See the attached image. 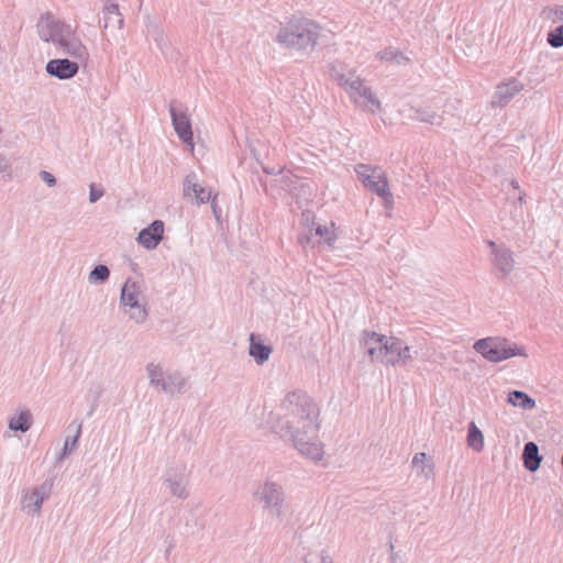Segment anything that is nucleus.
<instances>
[{"label":"nucleus","instance_id":"f257e3e1","mask_svg":"<svg viewBox=\"0 0 563 563\" xmlns=\"http://www.w3.org/2000/svg\"><path fill=\"white\" fill-rule=\"evenodd\" d=\"M320 409L316 401L302 390L286 394L276 413H267L265 429L290 440L297 451L312 460L321 461L323 444L317 440L320 428Z\"/></svg>","mask_w":563,"mask_h":563},{"label":"nucleus","instance_id":"f03ea898","mask_svg":"<svg viewBox=\"0 0 563 563\" xmlns=\"http://www.w3.org/2000/svg\"><path fill=\"white\" fill-rule=\"evenodd\" d=\"M37 33L42 41L52 43L64 54L85 62L89 54L86 45L70 24L55 19L52 14H42L37 22Z\"/></svg>","mask_w":563,"mask_h":563},{"label":"nucleus","instance_id":"7ed1b4c3","mask_svg":"<svg viewBox=\"0 0 563 563\" xmlns=\"http://www.w3.org/2000/svg\"><path fill=\"white\" fill-rule=\"evenodd\" d=\"M361 344L373 361L385 365H407L412 358L410 346L396 336L366 331L362 334Z\"/></svg>","mask_w":563,"mask_h":563},{"label":"nucleus","instance_id":"20e7f679","mask_svg":"<svg viewBox=\"0 0 563 563\" xmlns=\"http://www.w3.org/2000/svg\"><path fill=\"white\" fill-rule=\"evenodd\" d=\"M145 372L150 386L167 396L176 397L189 390V378L183 372L167 367L161 362H148Z\"/></svg>","mask_w":563,"mask_h":563},{"label":"nucleus","instance_id":"39448f33","mask_svg":"<svg viewBox=\"0 0 563 563\" xmlns=\"http://www.w3.org/2000/svg\"><path fill=\"white\" fill-rule=\"evenodd\" d=\"M319 26L310 20H299L282 26L276 42L284 47L306 49L317 44Z\"/></svg>","mask_w":563,"mask_h":563},{"label":"nucleus","instance_id":"423d86ee","mask_svg":"<svg viewBox=\"0 0 563 563\" xmlns=\"http://www.w3.org/2000/svg\"><path fill=\"white\" fill-rule=\"evenodd\" d=\"M473 349L490 363H500L511 357H527L523 345H519L504 336H487L474 342Z\"/></svg>","mask_w":563,"mask_h":563},{"label":"nucleus","instance_id":"0eeeda50","mask_svg":"<svg viewBox=\"0 0 563 563\" xmlns=\"http://www.w3.org/2000/svg\"><path fill=\"white\" fill-rule=\"evenodd\" d=\"M120 307L134 323H145L148 317L147 302L139 283L132 279L125 280L121 288Z\"/></svg>","mask_w":563,"mask_h":563},{"label":"nucleus","instance_id":"6e6552de","mask_svg":"<svg viewBox=\"0 0 563 563\" xmlns=\"http://www.w3.org/2000/svg\"><path fill=\"white\" fill-rule=\"evenodd\" d=\"M254 498L263 504L264 510L274 519L283 520L285 516V492L276 482L266 481L258 485Z\"/></svg>","mask_w":563,"mask_h":563},{"label":"nucleus","instance_id":"1a4fd4ad","mask_svg":"<svg viewBox=\"0 0 563 563\" xmlns=\"http://www.w3.org/2000/svg\"><path fill=\"white\" fill-rule=\"evenodd\" d=\"M189 475L190 473L185 462H170L163 475V485L172 496L186 499L189 496Z\"/></svg>","mask_w":563,"mask_h":563},{"label":"nucleus","instance_id":"9d476101","mask_svg":"<svg viewBox=\"0 0 563 563\" xmlns=\"http://www.w3.org/2000/svg\"><path fill=\"white\" fill-rule=\"evenodd\" d=\"M330 77L346 92L350 99L366 84L365 79L357 74L356 68L341 60H334L330 65Z\"/></svg>","mask_w":563,"mask_h":563},{"label":"nucleus","instance_id":"9b49d317","mask_svg":"<svg viewBox=\"0 0 563 563\" xmlns=\"http://www.w3.org/2000/svg\"><path fill=\"white\" fill-rule=\"evenodd\" d=\"M355 173L367 189L382 197L386 202H390L391 194L388 181L380 168L361 164L355 167Z\"/></svg>","mask_w":563,"mask_h":563},{"label":"nucleus","instance_id":"f8f14e48","mask_svg":"<svg viewBox=\"0 0 563 563\" xmlns=\"http://www.w3.org/2000/svg\"><path fill=\"white\" fill-rule=\"evenodd\" d=\"M169 113L172 118V124L177 136L189 148L190 152H194V134L188 110L181 104L173 101L169 104Z\"/></svg>","mask_w":563,"mask_h":563},{"label":"nucleus","instance_id":"ddd939ff","mask_svg":"<svg viewBox=\"0 0 563 563\" xmlns=\"http://www.w3.org/2000/svg\"><path fill=\"white\" fill-rule=\"evenodd\" d=\"M52 489L53 482L51 479H46L40 485L25 490L21 498V509L27 515L40 516L42 505L49 498Z\"/></svg>","mask_w":563,"mask_h":563},{"label":"nucleus","instance_id":"4468645a","mask_svg":"<svg viewBox=\"0 0 563 563\" xmlns=\"http://www.w3.org/2000/svg\"><path fill=\"white\" fill-rule=\"evenodd\" d=\"M526 195L519 191L518 195H509L506 203L499 211L498 218L504 228L511 229L523 221V205Z\"/></svg>","mask_w":563,"mask_h":563},{"label":"nucleus","instance_id":"2eb2a0df","mask_svg":"<svg viewBox=\"0 0 563 563\" xmlns=\"http://www.w3.org/2000/svg\"><path fill=\"white\" fill-rule=\"evenodd\" d=\"M488 246L492 250L494 269L501 277H508L514 272L516 265L514 252L505 245H497L494 241H488Z\"/></svg>","mask_w":563,"mask_h":563},{"label":"nucleus","instance_id":"dca6fc26","mask_svg":"<svg viewBox=\"0 0 563 563\" xmlns=\"http://www.w3.org/2000/svg\"><path fill=\"white\" fill-rule=\"evenodd\" d=\"M45 70L48 75L56 77L60 80H67L75 77L79 70V65L67 58H55L51 59Z\"/></svg>","mask_w":563,"mask_h":563},{"label":"nucleus","instance_id":"f3484780","mask_svg":"<svg viewBox=\"0 0 563 563\" xmlns=\"http://www.w3.org/2000/svg\"><path fill=\"white\" fill-rule=\"evenodd\" d=\"M164 236V222L161 220L153 221L148 227L141 230L136 241L144 249L151 251L157 247Z\"/></svg>","mask_w":563,"mask_h":563},{"label":"nucleus","instance_id":"a211bd4d","mask_svg":"<svg viewBox=\"0 0 563 563\" xmlns=\"http://www.w3.org/2000/svg\"><path fill=\"white\" fill-rule=\"evenodd\" d=\"M357 108L376 114L382 110V102L366 84L350 99Z\"/></svg>","mask_w":563,"mask_h":563},{"label":"nucleus","instance_id":"6ab92c4d","mask_svg":"<svg viewBox=\"0 0 563 563\" xmlns=\"http://www.w3.org/2000/svg\"><path fill=\"white\" fill-rule=\"evenodd\" d=\"M522 88L523 85L517 79H510L507 82L498 85L493 96L492 104L494 107L506 106Z\"/></svg>","mask_w":563,"mask_h":563},{"label":"nucleus","instance_id":"aec40b11","mask_svg":"<svg viewBox=\"0 0 563 563\" xmlns=\"http://www.w3.org/2000/svg\"><path fill=\"white\" fill-rule=\"evenodd\" d=\"M183 191L185 197L195 198L197 203H207L211 199V191L199 183L195 173L185 177Z\"/></svg>","mask_w":563,"mask_h":563},{"label":"nucleus","instance_id":"412c9836","mask_svg":"<svg viewBox=\"0 0 563 563\" xmlns=\"http://www.w3.org/2000/svg\"><path fill=\"white\" fill-rule=\"evenodd\" d=\"M33 424V416L29 409H18L8 420V427L14 432H26Z\"/></svg>","mask_w":563,"mask_h":563},{"label":"nucleus","instance_id":"4be33fe9","mask_svg":"<svg viewBox=\"0 0 563 563\" xmlns=\"http://www.w3.org/2000/svg\"><path fill=\"white\" fill-rule=\"evenodd\" d=\"M249 354L257 365H263L272 354V347L265 345L255 334L250 335Z\"/></svg>","mask_w":563,"mask_h":563},{"label":"nucleus","instance_id":"5701e85b","mask_svg":"<svg viewBox=\"0 0 563 563\" xmlns=\"http://www.w3.org/2000/svg\"><path fill=\"white\" fill-rule=\"evenodd\" d=\"M73 428H74V435H71V437L68 435L65 439L64 446L60 450V452L57 454V457H56L57 463H60L65 457H67L69 454H71L78 445V441L81 435L82 423L80 421L79 422L74 421L68 426L69 430Z\"/></svg>","mask_w":563,"mask_h":563},{"label":"nucleus","instance_id":"b1692460","mask_svg":"<svg viewBox=\"0 0 563 563\" xmlns=\"http://www.w3.org/2000/svg\"><path fill=\"white\" fill-rule=\"evenodd\" d=\"M102 14L104 29L112 26L121 30L123 27L124 20L117 3L106 2L102 9Z\"/></svg>","mask_w":563,"mask_h":563},{"label":"nucleus","instance_id":"393cba45","mask_svg":"<svg viewBox=\"0 0 563 563\" xmlns=\"http://www.w3.org/2000/svg\"><path fill=\"white\" fill-rule=\"evenodd\" d=\"M522 460L525 467L530 472H536L540 467L542 457L539 455V449L534 442L525 444Z\"/></svg>","mask_w":563,"mask_h":563},{"label":"nucleus","instance_id":"a878e982","mask_svg":"<svg viewBox=\"0 0 563 563\" xmlns=\"http://www.w3.org/2000/svg\"><path fill=\"white\" fill-rule=\"evenodd\" d=\"M507 404L522 410H532L537 405L532 397L521 390L509 391L507 395Z\"/></svg>","mask_w":563,"mask_h":563},{"label":"nucleus","instance_id":"bb28decb","mask_svg":"<svg viewBox=\"0 0 563 563\" xmlns=\"http://www.w3.org/2000/svg\"><path fill=\"white\" fill-rule=\"evenodd\" d=\"M412 466L417 470L418 475L428 479L431 478L434 474L433 462L423 452L415 454L412 457Z\"/></svg>","mask_w":563,"mask_h":563},{"label":"nucleus","instance_id":"cd10ccee","mask_svg":"<svg viewBox=\"0 0 563 563\" xmlns=\"http://www.w3.org/2000/svg\"><path fill=\"white\" fill-rule=\"evenodd\" d=\"M413 118L421 122L429 123L431 125L441 126L444 124L443 115L438 114L429 107H422V108L415 109Z\"/></svg>","mask_w":563,"mask_h":563},{"label":"nucleus","instance_id":"c85d7f7f","mask_svg":"<svg viewBox=\"0 0 563 563\" xmlns=\"http://www.w3.org/2000/svg\"><path fill=\"white\" fill-rule=\"evenodd\" d=\"M467 444L468 446L476 451L481 452L484 449V435L483 432L478 429L475 422H470L467 428Z\"/></svg>","mask_w":563,"mask_h":563},{"label":"nucleus","instance_id":"c756f323","mask_svg":"<svg viewBox=\"0 0 563 563\" xmlns=\"http://www.w3.org/2000/svg\"><path fill=\"white\" fill-rule=\"evenodd\" d=\"M316 235L320 236L323 243L329 247H332L338 239L335 233V224L332 222L324 225L319 224L316 228Z\"/></svg>","mask_w":563,"mask_h":563},{"label":"nucleus","instance_id":"7c9ffc66","mask_svg":"<svg viewBox=\"0 0 563 563\" xmlns=\"http://www.w3.org/2000/svg\"><path fill=\"white\" fill-rule=\"evenodd\" d=\"M376 58L383 62H393L397 65L406 64L408 62V58L406 56H404L400 52L391 47L377 52Z\"/></svg>","mask_w":563,"mask_h":563},{"label":"nucleus","instance_id":"2f4dec72","mask_svg":"<svg viewBox=\"0 0 563 563\" xmlns=\"http://www.w3.org/2000/svg\"><path fill=\"white\" fill-rule=\"evenodd\" d=\"M110 269L106 265H97L88 275V282L92 285L103 284L109 279Z\"/></svg>","mask_w":563,"mask_h":563},{"label":"nucleus","instance_id":"473e14b6","mask_svg":"<svg viewBox=\"0 0 563 563\" xmlns=\"http://www.w3.org/2000/svg\"><path fill=\"white\" fill-rule=\"evenodd\" d=\"M548 44L553 48H560L563 46V26L556 25L553 30H550L547 35Z\"/></svg>","mask_w":563,"mask_h":563},{"label":"nucleus","instance_id":"72a5a7b5","mask_svg":"<svg viewBox=\"0 0 563 563\" xmlns=\"http://www.w3.org/2000/svg\"><path fill=\"white\" fill-rule=\"evenodd\" d=\"M0 176L4 180H11L13 178L12 164L10 159L0 153Z\"/></svg>","mask_w":563,"mask_h":563},{"label":"nucleus","instance_id":"f704fd0d","mask_svg":"<svg viewBox=\"0 0 563 563\" xmlns=\"http://www.w3.org/2000/svg\"><path fill=\"white\" fill-rule=\"evenodd\" d=\"M104 195V190L101 187L91 184L89 186V201L90 203L97 202Z\"/></svg>","mask_w":563,"mask_h":563},{"label":"nucleus","instance_id":"c9c22d12","mask_svg":"<svg viewBox=\"0 0 563 563\" xmlns=\"http://www.w3.org/2000/svg\"><path fill=\"white\" fill-rule=\"evenodd\" d=\"M38 176L48 187H55L57 184L55 176L47 170H41Z\"/></svg>","mask_w":563,"mask_h":563},{"label":"nucleus","instance_id":"e433bc0d","mask_svg":"<svg viewBox=\"0 0 563 563\" xmlns=\"http://www.w3.org/2000/svg\"><path fill=\"white\" fill-rule=\"evenodd\" d=\"M553 14V23L558 24L559 26H563V7L556 8Z\"/></svg>","mask_w":563,"mask_h":563},{"label":"nucleus","instance_id":"4c0bfd02","mask_svg":"<svg viewBox=\"0 0 563 563\" xmlns=\"http://www.w3.org/2000/svg\"><path fill=\"white\" fill-rule=\"evenodd\" d=\"M510 185L512 187V192L510 195H518V192L521 191L518 181L512 180Z\"/></svg>","mask_w":563,"mask_h":563},{"label":"nucleus","instance_id":"58836bf2","mask_svg":"<svg viewBox=\"0 0 563 563\" xmlns=\"http://www.w3.org/2000/svg\"><path fill=\"white\" fill-rule=\"evenodd\" d=\"M299 241H300L301 244L310 243V238L309 236H302V238H300Z\"/></svg>","mask_w":563,"mask_h":563},{"label":"nucleus","instance_id":"ea45409f","mask_svg":"<svg viewBox=\"0 0 563 563\" xmlns=\"http://www.w3.org/2000/svg\"><path fill=\"white\" fill-rule=\"evenodd\" d=\"M391 563H404L400 559L393 556Z\"/></svg>","mask_w":563,"mask_h":563},{"label":"nucleus","instance_id":"a19ab883","mask_svg":"<svg viewBox=\"0 0 563 563\" xmlns=\"http://www.w3.org/2000/svg\"><path fill=\"white\" fill-rule=\"evenodd\" d=\"M212 209H213V212L217 214V207H216V203H214V199L212 200Z\"/></svg>","mask_w":563,"mask_h":563},{"label":"nucleus","instance_id":"79ce46f5","mask_svg":"<svg viewBox=\"0 0 563 563\" xmlns=\"http://www.w3.org/2000/svg\"><path fill=\"white\" fill-rule=\"evenodd\" d=\"M322 562H323V563H328V562H327V558H325V556H323V558H322Z\"/></svg>","mask_w":563,"mask_h":563},{"label":"nucleus","instance_id":"37998d69","mask_svg":"<svg viewBox=\"0 0 563 563\" xmlns=\"http://www.w3.org/2000/svg\"><path fill=\"white\" fill-rule=\"evenodd\" d=\"M2 133V128L0 126V134Z\"/></svg>","mask_w":563,"mask_h":563}]
</instances>
